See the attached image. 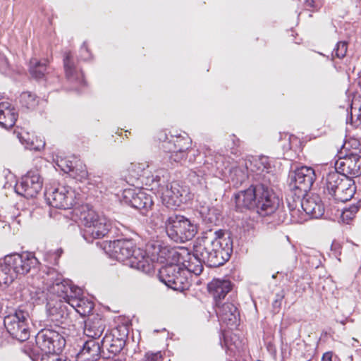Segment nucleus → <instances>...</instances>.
Instances as JSON below:
<instances>
[{"mask_svg": "<svg viewBox=\"0 0 361 361\" xmlns=\"http://www.w3.org/2000/svg\"><path fill=\"white\" fill-rule=\"evenodd\" d=\"M273 183H255L247 189L239 191L235 195L236 207L252 209L262 216L277 212L279 216L278 222L288 223V215L279 208L281 201L272 189Z\"/></svg>", "mask_w": 361, "mask_h": 361, "instance_id": "obj_1", "label": "nucleus"}, {"mask_svg": "<svg viewBox=\"0 0 361 361\" xmlns=\"http://www.w3.org/2000/svg\"><path fill=\"white\" fill-rule=\"evenodd\" d=\"M195 255L209 267H217L226 262L233 252V243L225 237L224 231L209 229L195 244Z\"/></svg>", "mask_w": 361, "mask_h": 361, "instance_id": "obj_2", "label": "nucleus"}, {"mask_svg": "<svg viewBox=\"0 0 361 361\" xmlns=\"http://www.w3.org/2000/svg\"><path fill=\"white\" fill-rule=\"evenodd\" d=\"M200 152L195 149L189 148L186 151V154L182 161L186 162L187 160L190 164L196 163L200 164L197 171H192L189 174L190 181L194 185H199L201 187H207L205 178L203 176H219L225 173L226 171L230 167V159L224 155L218 153H210L205 155L202 166Z\"/></svg>", "mask_w": 361, "mask_h": 361, "instance_id": "obj_3", "label": "nucleus"}, {"mask_svg": "<svg viewBox=\"0 0 361 361\" xmlns=\"http://www.w3.org/2000/svg\"><path fill=\"white\" fill-rule=\"evenodd\" d=\"M106 252L111 258L119 262H126L132 268L145 274H149L154 271V263L146 252L135 248L134 243L130 240L118 239L111 241Z\"/></svg>", "mask_w": 361, "mask_h": 361, "instance_id": "obj_4", "label": "nucleus"}, {"mask_svg": "<svg viewBox=\"0 0 361 361\" xmlns=\"http://www.w3.org/2000/svg\"><path fill=\"white\" fill-rule=\"evenodd\" d=\"M39 264L32 252L13 253L0 261V286L11 283L18 275H25Z\"/></svg>", "mask_w": 361, "mask_h": 361, "instance_id": "obj_5", "label": "nucleus"}, {"mask_svg": "<svg viewBox=\"0 0 361 361\" xmlns=\"http://www.w3.org/2000/svg\"><path fill=\"white\" fill-rule=\"evenodd\" d=\"M286 200L290 216L288 221L300 224L307 220V216L318 219L324 213V205L318 195H312L307 198L288 195Z\"/></svg>", "mask_w": 361, "mask_h": 361, "instance_id": "obj_6", "label": "nucleus"}, {"mask_svg": "<svg viewBox=\"0 0 361 361\" xmlns=\"http://www.w3.org/2000/svg\"><path fill=\"white\" fill-rule=\"evenodd\" d=\"M81 224L82 235L87 243L104 238L109 231L111 224L104 216L99 215L88 205H82L75 209Z\"/></svg>", "mask_w": 361, "mask_h": 361, "instance_id": "obj_7", "label": "nucleus"}, {"mask_svg": "<svg viewBox=\"0 0 361 361\" xmlns=\"http://www.w3.org/2000/svg\"><path fill=\"white\" fill-rule=\"evenodd\" d=\"M165 231L169 238L176 243L192 240L197 232V226L185 216L171 214L165 221Z\"/></svg>", "mask_w": 361, "mask_h": 361, "instance_id": "obj_8", "label": "nucleus"}, {"mask_svg": "<svg viewBox=\"0 0 361 361\" xmlns=\"http://www.w3.org/2000/svg\"><path fill=\"white\" fill-rule=\"evenodd\" d=\"M29 318V312L23 306L18 307L4 317V326L13 339L23 342L30 338Z\"/></svg>", "mask_w": 361, "mask_h": 361, "instance_id": "obj_9", "label": "nucleus"}, {"mask_svg": "<svg viewBox=\"0 0 361 361\" xmlns=\"http://www.w3.org/2000/svg\"><path fill=\"white\" fill-rule=\"evenodd\" d=\"M158 276L162 283L175 290L183 291L190 285L188 271H183L181 264L176 260L171 259L160 268Z\"/></svg>", "mask_w": 361, "mask_h": 361, "instance_id": "obj_10", "label": "nucleus"}, {"mask_svg": "<svg viewBox=\"0 0 361 361\" xmlns=\"http://www.w3.org/2000/svg\"><path fill=\"white\" fill-rule=\"evenodd\" d=\"M61 330V328H44L37 333L35 336L36 345L44 352V355H58L63 350L66 342Z\"/></svg>", "mask_w": 361, "mask_h": 361, "instance_id": "obj_11", "label": "nucleus"}, {"mask_svg": "<svg viewBox=\"0 0 361 361\" xmlns=\"http://www.w3.org/2000/svg\"><path fill=\"white\" fill-rule=\"evenodd\" d=\"M316 178L314 170L311 167L302 166L290 176L288 184L290 194L295 197H305Z\"/></svg>", "mask_w": 361, "mask_h": 361, "instance_id": "obj_12", "label": "nucleus"}, {"mask_svg": "<svg viewBox=\"0 0 361 361\" xmlns=\"http://www.w3.org/2000/svg\"><path fill=\"white\" fill-rule=\"evenodd\" d=\"M78 194L70 186L60 185L57 188L47 190L46 200L48 204L55 208L68 209L76 204Z\"/></svg>", "mask_w": 361, "mask_h": 361, "instance_id": "obj_13", "label": "nucleus"}, {"mask_svg": "<svg viewBox=\"0 0 361 361\" xmlns=\"http://www.w3.org/2000/svg\"><path fill=\"white\" fill-rule=\"evenodd\" d=\"M129 182H132V185L135 184V181L140 180L141 183L146 186L150 187L152 190L154 185H157V181L161 180V175L164 178V171H157L153 173L150 166L147 163H135L131 164L128 167Z\"/></svg>", "mask_w": 361, "mask_h": 361, "instance_id": "obj_14", "label": "nucleus"}, {"mask_svg": "<svg viewBox=\"0 0 361 361\" xmlns=\"http://www.w3.org/2000/svg\"><path fill=\"white\" fill-rule=\"evenodd\" d=\"M164 137L161 147L165 152L170 154L169 159L171 161L181 162L185 157L186 151L190 147V138L187 135Z\"/></svg>", "mask_w": 361, "mask_h": 361, "instance_id": "obj_15", "label": "nucleus"}, {"mask_svg": "<svg viewBox=\"0 0 361 361\" xmlns=\"http://www.w3.org/2000/svg\"><path fill=\"white\" fill-rule=\"evenodd\" d=\"M168 258L178 262L183 267V271H188V279L191 274L198 276L203 271L204 262L200 257L195 255V245L192 253L189 252L187 249L171 250L169 252Z\"/></svg>", "mask_w": 361, "mask_h": 361, "instance_id": "obj_16", "label": "nucleus"}, {"mask_svg": "<svg viewBox=\"0 0 361 361\" xmlns=\"http://www.w3.org/2000/svg\"><path fill=\"white\" fill-rule=\"evenodd\" d=\"M165 181L161 178L160 181H157V185L154 184V188L157 193L160 195L162 203L168 208L174 209L182 204L185 200L183 195V190L177 183L163 184Z\"/></svg>", "mask_w": 361, "mask_h": 361, "instance_id": "obj_17", "label": "nucleus"}, {"mask_svg": "<svg viewBox=\"0 0 361 361\" xmlns=\"http://www.w3.org/2000/svg\"><path fill=\"white\" fill-rule=\"evenodd\" d=\"M123 199L125 203L140 210L144 216H148L154 204L152 196L140 188H129L123 190Z\"/></svg>", "mask_w": 361, "mask_h": 361, "instance_id": "obj_18", "label": "nucleus"}, {"mask_svg": "<svg viewBox=\"0 0 361 361\" xmlns=\"http://www.w3.org/2000/svg\"><path fill=\"white\" fill-rule=\"evenodd\" d=\"M42 178L37 169L29 171L15 187L16 192L26 198L35 197L42 190Z\"/></svg>", "mask_w": 361, "mask_h": 361, "instance_id": "obj_19", "label": "nucleus"}, {"mask_svg": "<svg viewBox=\"0 0 361 361\" xmlns=\"http://www.w3.org/2000/svg\"><path fill=\"white\" fill-rule=\"evenodd\" d=\"M247 162L249 171L254 173L256 183H274L276 181L275 175L270 171L271 165L268 157L262 156Z\"/></svg>", "mask_w": 361, "mask_h": 361, "instance_id": "obj_20", "label": "nucleus"}, {"mask_svg": "<svg viewBox=\"0 0 361 361\" xmlns=\"http://www.w3.org/2000/svg\"><path fill=\"white\" fill-rule=\"evenodd\" d=\"M49 291L56 294L63 302H69V299L74 295H80L82 290L80 288L73 286L71 281L61 278H56L49 286Z\"/></svg>", "mask_w": 361, "mask_h": 361, "instance_id": "obj_21", "label": "nucleus"}, {"mask_svg": "<svg viewBox=\"0 0 361 361\" xmlns=\"http://www.w3.org/2000/svg\"><path fill=\"white\" fill-rule=\"evenodd\" d=\"M63 61L66 78L70 83L73 84L75 90H79V87L84 86L85 84L82 71L75 63L70 51L64 53Z\"/></svg>", "mask_w": 361, "mask_h": 361, "instance_id": "obj_22", "label": "nucleus"}, {"mask_svg": "<svg viewBox=\"0 0 361 361\" xmlns=\"http://www.w3.org/2000/svg\"><path fill=\"white\" fill-rule=\"evenodd\" d=\"M336 170L345 176H361V157L357 154L350 153L340 158L336 162Z\"/></svg>", "mask_w": 361, "mask_h": 361, "instance_id": "obj_23", "label": "nucleus"}, {"mask_svg": "<svg viewBox=\"0 0 361 361\" xmlns=\"http://www.w3.org/2000/svg\"><path fill=\"white\" fill-rule=\"evenodd\" d=\"M68 304L61 300L48 302L47 304V314L48 319L54 324L57 328L66 324L69 320Z\"/></svg>", "mask_w": 361, "mask_h": 361, "instance_id": "obj_24", "label": "nucleus"}, {"mask_svg": "<svg viewBox=\"0 0 361 361\" xmlns=\"http://www.w3.org/2000/svg\"><path fill=\"white\" fill-rule=\"evenodd\" d=\"M216 312L219 321L225 323L228 326L233 327L238 325L240 314L238 308L231 302L216 305Z\"/></svg>", "mask_w": 361, "mask_h": 361, "instance_id": "obj_25", "label": "nucleus"}, {"mask_svg": "<svg viewBox=\"0 0 361 361\" xmlns=\"http://www.w3.org/2000/svg\"><path fill=\"white\" fill-rule=\"evenodd\" d=\"M102 345L95 340L85 341L82 348L77 354V361H97L101 357Z\"/></svg>", "mask_w": 361, "mask_h": 361, "instance_id": "obj_26", "label": "nucleus"}, {"mask_svg": "<svg viewBox=\"0 0 361 361\" xmlns=\"http://www.w3.org/2000/svg\"><path fill=\"white\" fill-rule=\"evenodd\" d=\"M231 282L228 280L214 279L208 284V290L213 296L215 304L221 303V300L231 291Z\"/></svg>", "mask_w": 361, "mask_h": 361, "instance_id": "obj_27", "label": "nucleus"}, {"mask_svg": "<svg viewBox=\"0 0 361 361\" xmlns=\"http://www.w3.org/2000/svg\"><path fill=\"white\" fill-rule=\"evenodd\" d=\"M105 329V322L98 314L92 315L85 322L84 334L90 340L100 337Z\"/></svg>", "mask_w": 361, "mask_h": 361, "instance_id": "obj_28", "label": "nucleus"}, {"mask_svg": "<svg viewBox=\"0 0 361 361\" xmlns=\"http://www.w3.org/2000/svg\"><path fill=\"white\" fill-rule=\"evenodd\" d=\"M355 191V181L346 176L336 190L335 195H332L331 197L336 202H344L350 200L353 197Z\"/></svg>", "mask_w": 361, "mask_h": 361, "instance_id": "obj_29", "label": "nucleus"}, {"mask_svg": "<svg viewBox=\"0 0 361 361\" xmlns=\"http://www.w3.org/2000/svg\"><path fill=\"white\" fill-rule=\"evenodd\" d=\"M102 349H106L110 354L109 357H104L107 361H119L115 357L118 354L125 346L126 342L123 340L113 338L111 335L106 333L104 337L102 340Z\"/></svg>", "mask_w": 361, "mask_h": 361, "instance_id": "obj_30", "label": "nucleus"}, {"mask_svg": "<svg viewBox=\"0 0 361 361\" xmlns=\"http://www.w3.org/2000/svg\"><path fill=\"white\" fill-rule=\"evenodd\" d=\"M18 111L8 102L0 103V126L4 128H12L17 120Z\"/></svg>", "mask_w": 361, "mask_h": 361, "instance_id": "obj_31", "label": "nucleus"}, {"mask_svg": "<svg viewBox=\"0 0 361 361\" xmlns=\"http://www.w3.org/2000/svg\"><path fill=\"white\" fill-rule=\"evenodd\" d=\"M47 63L48 61L46 60L42 61L32 58L29 63V73L31 77L37 80H47L51 71Z\"/></svg>", "mask_w": 361, "mask_h": 361, "instance_id": "obj_32", "label": "nucleus"}, {"mask_svg": "<svg viewBox=\"0 0 361 361\" xmlns=\"http://www.w3.org/2000/svg\"><path fill=\"white\" fill-rule=\"evenodd\" d=\"M82 295V293L80 295H75L74 297L69 299L68 304L81 316L85 317L92 311L94 302Z\"/></svg>", "mask_w": 361, "mask_h": 361, "instance_id": "obj_33", "label": "nucleus"}, {"mask_svg": "<svg viewBox=\"0 0 361 361\" xmlns=\"http://www.w3.org/2000/svg\"><path fill=\"white\" fill-rule=\"evenodd\" d=\"M346 176L341 173L336 169L329 172L325 178H324V191L330 197L335 195V191L343 182Z\"/></svg>", "mask_w": 361, "mask_h": 361, "instance_id": "obj_34", "label": "nucleus"}, {"mask_svg": "<svg viewBox=\"0 0 361 361\" xmlns=\"http://www.w3.org/2000/svg\"><path fill=\"white\" fill-rule=\"evenodd\" d=\"M200 214L205 224L217 225L221 221V211L212 205L202 206Z\"/></svg>", "mask_w": 361, "mask_h": 361, "instance_id": "obj_35", "label": "nucleus"}, {"mask_svg": "<svg viewBox=\"0 0 361 361\" xmlns=\"http://www.w3.org/2000/svg\"><path fill=\"white\" fill-rule=\"evenodd\" d=\"M39 97L32 92H23L19 97L21 106L29 110L35 109L39 104Z\"/></svg>", "mask_w": 361, "mask_h": 361, "instance_id": "obj_36", "label": "nucleus"}, {"mask_svg": "<svg viewBox=\"0 0 361 361\" xmlns=\"http://www.w3.org/2000/svg\"><path fill=\"white\" fill-rule=\"evenodd\" d=\"M229 171L231 173V180L235 186L241 185L248 178L249 166L247 161L245 162V168L238 166L229 169Z\"/></svg>", "mask_w": 361, "mask_h": 361, "instance_id": "obj_37", "label": "nucleus"}, {"mask_svg": "<svg viewBox=\"0 0 361 361\" xmlns=\"http://www.w3.org/2000/svg\"><path fill=\"white\" fill-rule=\"evenodd\" d=\"M30 301L33 304L40 305L47 300V293L43 289L37 287H32L30 290Z\"/></svg>", "mask_w": 361, "mask_h": 361, "instance_id": "obj_38", "label": "nucleus"}, {"mask_svg": "<svg viewBox=\"0 0 361 361\" xmlns=\"http://www.w3.org/2000/svg\"><path fill=\"white\" fill-rule=\"evenodd\" d=\"M166 209L162 208L161 209H159L154 211L152 213L150 222L157 227H161L164 226L165 228V221H166Z\"/></svg>", "mask_w": 361, "mask_h": 361, "instance_id": "obj_39", "label": "nucleus"}, {"mask_svg": "<svg viewBox=\"0 0 361 361\" xmlns=\"http://www.w3.org/2000/svg\"><path fill=\"white\" fill-rule=\"evenodd\" d=\"M360 208V204H352L348 208L343 209L341 214L342 221L346 224H348L350 220L353 219L355 214L358 212Z\"/></svg>", "mask_w": 361, "mask_h": 361, "instance_id": "obj_40", "label": "nucleus"}, {"mask_svg": "<svg viewBox=\"0 0 361 361\" xmlns=\"http://www.w3.org/2000/svg\"><path fill=\"white\" fill-rule=\"evenodd\" d=\"M71 175L80 181L86 180L88 177V172L86 166L80 162L75 164L74 166V170Z\"/></svg>", "mask_w": 361, "mask_h": 361, "instance_id": "obj_41", "label": "nucleus"}, {"mask_svg": "<svg viewBox=\"0 0 361 361\" xmlns=\"http://www.w3.org/2000/svg\"><path fill=\"white\" fill-rule=\"evenodd\" d=\"M109 334L111 335L113 338H119L126 342L128 335V330L126 326L121 325L116 328L113 329Z\"/></svg>", "mask_w": 361, "mask_h": 361, "instance_id": "obj_42", "label": "nucleus"}, {"mask_svg": "<svg viewBox=\"0 0 361 361\" xmlns=\"http://www.w3.org/2000/svg\"><path fill=\"white\" fill-rule=\"evenodd\" d=\"M353 111L356 112L357 109L353 106L351 107L350 116L347 118V123H350L355 127H358L361 125V106L359 108V112L354 114Z\"/></svg>", "mask_w": 361, "mask_h": 361, "instance_id": "obj_43", "label": "nucleus"}, {"mask_svg": "<svg viewBox=\"0 0 361 361\" xmlns=\"http://www.w3.org/2000/svg\"><path fill=\"white\" fill-rule=\"evenodd\" d=\"M347 52V43L345 42H338L333 51L332 56L338 59L343 58Z\"/></svg>", "mask_w": 361, "mask_h": 361, "instance_id": "obj_44", "label": "nucleus"}, {"mask_svg": "<svg viewBox=\"0 0 361 361\" xmlns=\"http://www.w3.org/2000/svg\"><path fill=\"white\" fill-rule=\"evenodd\" d=\"M57 166L63 171L64 173H68L73 172L74 170L73 163L66 159H61L57 161Z\"/></svg>", "mask_w": 361, "mask_h": 361, "instance_id": "obj_45", "label": "nucleus"}, {"mask_svg": "<svg viewBox=\"0 0 361 361\" xmlns=\"http://www.w3.org/2000/svg\"><path fill=\"white\" fill-rule=\"evenodd\" d=\"M12 71L8 59L5 56H0V72L3 75H8Z\"/></svg>", "mask_w": 361, "mask_h": 361, "instance_id": "obj_46", "label": "nucleus"}, {"mask_svg": "<svg viewBox=\"0 0 361 361\" xmlns=\"http://www.w3.org/2000/svg\"><path fill=\"white\" fill-rule=\"evenodd\" d=\"M45 146V142L41 139L35 138V140H32L30 143L27 144V148L39 151L43 149Z\"/></svg>", "mask_w": 361, "mask_h": 361, "instance_id": "obj_47", "label": "nucleus"}, {"mask_svg": "<svg viewBox=\"0 0 361 361\" xmlns=\"http://www.w3.org/2000/svg\"><path fill=\"white\" fill-rule=\"evenodd\" d=\"M40 361H70L67 358H63L59 354L42 355Z\"/></svg>", "mask_w": 361, "mask_h": 361, "instance_id": "obj_48", "label": "nucleus"}, {"mask_svg": "<svg viewBox=\"0 0 361 361\" xmlns=\"http://www.w3.org/2000/svg\"><path fill=\"white\" fill-rule=\"evenodd\" d=\"M284 139L288 141V148L292 149L298 147L300 140L293 135L284 134Z\"/></svg>", "mask_w": 361, "mask_h": 361, "instance_id": "obj_49", "label": "nucleus"}, {"mask_svg": "<svg viewBox=\"0 0 361 361\" xmlns=\"http://www.w3.org/2000/svg\"><path fill=\"white\" fill-rule=\"evenodd\" d=\"M143 361H162L161 353H147Z\"/></svg>", "mask_w": 361, "mask_h": 361, "instance_id": "obj_50", "label": "nucleus"}, {"mask_svg": "<svg viewBox=\"0 0 361 361\" xmlns=\"http://www.w3.org/2000/svg\"><path fill=\"white\" fill-rule=\"evenodd\" d=\"M80 58L81 60L87 61L91 59V54L87 48L86 42H84L80 50Z\"/></svg>", "mask_w": 361, "mask_h": 361, "instance_id": "obj_51", "label": "nucleus"}, {"mask_svg": "<svg viewBox=\"0 0 361 361\" xmlns=\"http://www.w3.org/2000/svg\"><path fill=\"white\" fill-rule=\"evenodd\" d=\"M25 351L26 353H27L29 357L32 360H37L38 359V357H39V352H38V350H35L30 349V348H25Z\"/></svg>", "mask_w": 361, "mask_h": 361, "instance_id": "obj_52", "label": "nucleus"}, {"mask_svg": "<svg viewBox=\"0 0 361 361\" xmlns=\"http://www.w3.org/2000/svg\"><path fill=\"white\" fill-rule=\"evenodd\" d=\"M322 361H332V353H325L322 357Z\"/></svg>", "mask_w": 361, "mask_h": 361, "instance_id": "obj_53", "label": "nucleus"}, {"mask_svg": "<svg viewBox=\"0 0 361 361\" xmlns=\"http://www.w3.org/2000/svg\"><path fill=\"white\" fill-rule=\"evenodd\" d=\"M56 274V272L54 269L52 270H50L48 273V276H49V280L52 283V281L55 279H54V276ZM56 276H59V274H56ZM59 276H57L56 278H58ZM59 278H61V276H59Z\"/></svg>", "mask_w": 361, "mask_h": 361, "instance_id": "obj_54", "label": "nucleus"}, {"mask_svg": "<svg viewBox=\"0 0 361 361\" xmlns=\"http://www.w3.org/2000/svg\"><path fill=\"white\" fill-rule=\"evenodd\" d=\"M314 0H306L305 3L307 8H314Z\"/></svg>", "mask_w": 361, "mask_h": 361, "instance_id": "obj_55", "label": "nucleus"}, {"mask_svg": "<svg viewBox=\"0 0 361 361\" xmlns=\"http://www.w3.org/2000/svg\"><path fill=\"white\" fill-rule=\"evenodd\" d=\"M63 253V250L62 249H57L55 252H54V255H55V259H56V258H59L61 255Z\"/></svg>", "mask_w": 361, "mask_h": 361, "instance_id": "obj_56", "label": "nucleus"}, {"mask_svg": "<svg viewBox=\"0 0 361 361\" xmlns=\"http://www.w3.org/2000/svg\"><path fill=\"white\" fill-rule=\"evenodd\" d=\"M232 140L234 146L238 147L239 145L240 140L235 135H233Z\"/></svg>", "mask_w": 361, "mask_h": 361, "instance_id": "obj_57", "label": "nucleus"}, {"mask_svg": "<svg viewBox=\"0 0 361 361\" xmlns=\"http://www.w3.org/2000/svg\"><path fill=\"white\" fill-rule=\"evenodd\" d=\"M347 361H353V356H349L348 358H347Z\"/></svg>", "mask_w": 361, "mask_h": 361, "instance_id": "obj_58", "label": "nucleus"}, {"mask_svg": "<svg viewBox=\"0 0 361 361\" xmlns=\"http://www.w3.org/2000/svg\"><path fill=\"white\" fill-rule=\"evenodd\" d=\"M336 246H338V243H333V244H332L331 247H336Z\"/></svg>", "mask_w": 361, "mask_h": 361, "instance_id": "obj_59", "label": "nucleus"}, {"mask_svg": "<svg viewBox=\"0 0 361 361\" xmlns=\"http://www.w3.org/2000/svg\"><path fill=\"white\" fill-rule=\"evenodd\" d=\"M225 342H226V345H228V348L232 350V348H231V345H228V344L227 341H226V338H225Z\"/></svg>", "mask_w": 361, "mask_h": 361, "instance_id": "obj_60", "label": "nucleus"}, {"mask_svg": "<svg viewBox=\"0 0 361 361\" xmlns=\"http://www.w3.org/2000/svg\"><path fill=\"white\" fill-rule=\"evenodd\" d=\"M231 152L233 154H236L237 153V149H233Z\"/></svg>", "mask_w": 361, "mask_h": 361, "instance_id": "obj_61", "label": "nucleus"}, {"mask_svg": "<svg viewBox=\"0 0 361 361\" xmlns=\"http://www.w3.org/2000/svg\"><path fill=\"white\" fill-rule=\"evenodd\" d=\"M277 302H278V300H275L274 305H276Z\"/></svg>", "mask_w": 361, "mask_h": 361, "instance_id": "obj_62", "label": "nucleus"}, {"mask_svg": "<svg viewBox=\"0 0 361 361\" xmlns=\"http://www.w3.org/2000/svg\"><path fill=\"white\" fill-rule=\"evenodd\" d=\"M275 277H276V274H273V275H272V278H274V279Z\"/></svg>", "mask_w": 361, "mask_h": 361, "instance_id": "obj_63", "label": "nucleus"}]
</instances>
